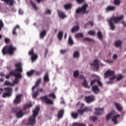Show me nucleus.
I'll use <instances>...</instances> for the list:
<instances>
[{
  "label": "nucleus",
  "mask_w": 126,
  "mask_h": 126,
  "mask_svg": "<svg viewBox=\"0 0 126 126\" xmlns=\"http://www.w3.org/2000/svg\"><path fill=\"white\" fill-rule=\"evenodd\" d=\"M16 69L15 71L18 72L16 73L15 71H11L9 74L11 76H15V80L13 81L14 84H18L19 83V78H22V72H23V69H22V64L19 62L15 64Z\"/></svg>",
  "instance_id": "f257e3e1"
},
{
  "label": "nucleus",
  "mask_w": 126,
  "mask_h": 126,
  "mask_svg": "<svg viewBox=\"0 0 126 126\" xmlns=\"http://www.w3.org/2000/svg\"><path fill=\"white\" fill-rule=\"evenodd\" d=\"M124 15H122L119 17H112L110 19L108 20V22L109 23V26L110 27L111 30H115L116 27L115 26V23H119L120 20H123L124 19Z\"/></svg>",
  "instance_id": "f03ea898"
},
{
  "label": "nucleus",
  "mask_w": 126,
  "mask_h": 126,
  "mask_svg": "<svg viewBox=\"0 0 126 126\" xmlns=\"http://www.w3.org/2000/svg\"><path fill=\"white\" fill-rule=\"evenodd\" d=\"M40 107H36L32 111V116L29 119V123L31 126H34L36 124V117L39 115Z\"/></svg>",
  "instance_id": "7ed1b4c3"
},
{
  "label": "nucleus",
  "mask_w": 126,
  "mask_h": 126,
  "mask_svg": "<svg viewBox=\"0 0 126 126\" xmlns=\"http://www.w3.org/2000/svg\"><path fill=\"white\" fill-rule=\"evenodd\" d=\"M48 97H52L53 99H56V97L55 93H52L48 95H45L40 97V100L43 102L45 101V103L47 104V105H54V101L52 99L48 98Z\"/></svg>",
  "instance_id": "20e7f679"
},
{
  "label": "nucleus",
  "mask_w": 126,
  "mask_h": 126,
  "mask_svg": "<svg viewBox=\"0 0 126 126\" xmlns=\"http://www.w3.org/2000/svg\"><path fill=\"white\" fill-rule=\"evenodd\" d=\"M16 51V47H13L12 45L9 46H5L2 49V53L3 55H10L12 56L14 54V52Z\"/></svg>",
  "instance_id": "39448f33"
},
{
  "label": "nucleus",
  "mask_w": 126,
  "mask_h": 126,
  "mask_svg": "<svg viewBox=\"0 0 126 126\" xmlns=\"http://www.w3.org/2000/svg\"><path fill=\"white\" fill-rule=\"evenodd\" d=\"M120 117L121 115L120 114L114 116V113H110L106 115V121L107 122H109L112 119L111 121L113 122L114 125H117L118 124V118H120Z\"/></svg>",
  "instance_id": "423d86ee"
},
{
  "label": "nucleus",
  "mask_w": 126,
  "mask_h": 126,
  "mask_svg": "<svg viewBox=\"0 0 126 126\" xmlns=\"http://www.w3.org/2000/svg\"><path fill=\"white\" fill-rule=\"evenodd\" d=\"M88 4L85 3L82 6V7H79L76 10V14H87V13H89V10H87V8H88Z\"/></svg>",
  "instance_id": "0eeeda50"
},
{
  "label": "nucleus",
  "mask_w": 126,
  "mask_h": 126,
  "mask_svg": "<svg viewBox=\"0 0 126 126\" xmlns=\"http://www.w3.org/2000/svg\"><path fill=\"white\" fill-rule=\"evenodd\" d=\"M11 112L13 114L16 113V117L18 119L22 118V117H23V112H22V110H19V107H14L12 108Z\"/></svg>",
  "instance_id": "6e6552de"
},
{
  "label": "nucleus",
  "mask_w": 126,
  "mask_h": 126,
  "mask_svg": "<svg viewBox=\"0 0 126 126\" xmlns=\"http://www.w3.org/2000/svg\"><path fill=\"white\" fill-rule=\"evenodd\" d=\"M5 93L2 94L3 98H5V97H10L12 94V88L9 87L7 88H4Z\"/></svg>",
  "instance_id": "1a4fd4ad"
},
{
  "label": "nucleus",
  "mask_w": 126,
  "mask_h": 126,
  "mask_svg": "<svg viewBox=\"0 0 126 126\" xmlns=\"http://www.w3.org/2000/svg\"><path fill=\"white\" fill-rule=\"evenodd\" d=\"M95 100H96V98L94 95H87L85 97V100L88 104L93 103Z\"/></svg>",
  "instance_id": "9d476101"
},
{
  "label": "nucleus",
  "mask_w": 126,
  "mask_h": 126,
  "mask_svg": "<svg viewBox=\"0 0 126 126\" xmlns=\"http://www.w3.org/2000/svg\"><path fill=\"white\" fill-rule=\"evenodd\" d=\"M94 115H96L97 116H101V115H103L104 114V108H99L96 107L94 109Z\"/></svg>",
  "instance_id": "9b49d317"
},
{
  "label": "nucleus",
  "mask_w": 126,
  "mask_h": 126,
  "mask_svg": "<svg viewBox=\"0 0 126 126\" xmlns=\"http://www.w3.org/2000/svg\"><path fill=\"white\" fill-rule=\"evenodd\" d=\"M21 98H22V94H17L13 101L14 104H15V105L20 104V103H21Z\"/></svg>",
  "instance_id": "f8f14e48"
},
{
  "label": "nucleus",
  "mask_w": 126,
  "mask_h": 126,
  "mask_svg": "<svg viewBox=\"0 0 126 126\" xmlns=\"http://www.w3.org/2000/svg\"><path fill=\"white\" fill-rule=\"evenodd\" d=\"M114 75H115V71L108 70L104 73V78H108V77L110 76H114Z\"/></svg>",
  "instance_id": "ddd939ff"
},
{
  "label": "nucleus",
  "mask_w": 126,
  "mask_h": 126,
  "mask_svg": "<svg viewBox=\"0 0 126 126\" xmlns=\"http://www.w3.org/2000/svg\"><path fill=\"white\" fill-rule=\"evenodd\" d=\"M77 113L80 115V116H82L83 115L84 112H91V109L89 107H85L84 109H78L77 111Z\"/></svg>",
  "instance_id": "4468645a"
},
{
  "label": "nucleus",
  "mask_w": 126,
  "mask_h": 126,
  "mask_svg": "<svg viewBox=\"0 0 126 126\" xmlns=\"http://www.w3.org/2000/svg\"><path fill=\"white\" fill-rule=\"evenodd\" d=\"M90 65L92 66H94V67L96 66V70L98 71L99 70V62L98 60L95 59L94 61V63H91Z\"/></svg>",
  "instance_id": "2eb2a0df"
},
{
  "label": "nucleus",
  "mask_w": 126,
  "mask_h": 126,
  "mask_svg": "<svg viewBox=\"0 0 126 126\" xmlns=\"http://www.w3.org/2000/svg\"><path fill=\"white\" fill-rule=\"evenodd\" d=\"M41 81H42V78H39L36 81V82H35V85L32 88V91H35V89H36V88L39 86L40 83H41Z\"/></svg>",
  "instance_id": "dca6fc26"
},
{
  "label": "nucleus",
  "mask_w": 126,
  "mask_h": 126,
  "mask_svg": "<svg viewBox=\"0 0 126 126\" xmlns=\"http://www.w3.org/2000/svg\"><path fill=\"white\" fill-rule=\"evenodd\" d=\"M92 91L94 94H98V93H100V89H99L97 85H94L92 87Z\"/></svg>",
  "instance_id": "f3484780"
},
{
  "label": "nucleus",
  "mask_w": 126,
  "mask_h": 126,
  "mask_svg": "<svg viewBox=\"0 0 126 126\" xmlns=\"http://www.w3.org/2000/svg\"><path fill=\"white\" fill-rule=\"evenodd\" d=\"M114 105L119 112H122V111H123L124 108L121 104L117 102H114Z\"/></svg>",
  "instance_id": "a211bd4d"
},
{
  "label": "nucleus",
  "mask_w": 126,
  "mask_h": 126,
  "mask_svg": "<svg viewBox=\"0 0 126 126\" xmlns=\"http://www.w3.org/2000/svg\"><path fill=\"white\" fill-rule=\"evenodd\" d=\"M3 0L4 2L6 3V4L7 5H10L11 6H12L13 4H14V0Z\"/></svg>",
  "instance_id": "6ab92c4d"
},
{
  "label": "nucleus",
  "mask_w": 126,
  "mask_h": 126,
  "mask_svg": "<svg viewBox=\"0 0 126 126\" xmlns=\"http://www.w3.org/2000/svg\"><path fill=\"white\" fill-rule=\"evenodd\" d=\"M63 114H64V110L63 109L59 110L57 114L58 119H62L63 117Z\"/></svg>",
  "instance_id": "aec40b11"
},
{
  "label": "nucleus",
  "mask_w": 126,
  "mask_h": 126,
  "mask_svg": "<svg viewBox=\"0 0 126 126\" xmlns=\"http://www.w3.org/2000/svg\"><path fill=\"white\" fill-rule=\"evenodd\" d=\"M115 9H116V6H108L105 9V10L107 11V12H109V11H114Z\"/></svg>",
  "instance_id": "412c9836"
},
{
  "label": "nucleus",
  "mask_w": 126,
  "mask_h": 126,
  "mask_svg": "<svg viewBox=\"0 0 126 126\" xmlns=\"http://www.w3.org/2000/svg\"><path fill=\"white\" fill-rule=\"evenodd\" d=\"M43 81L44 83L50 81V79L49 78V73H45L43 77Z\"/></svg>",
  "instance_id": "4be33fe9"
},
{
  "label": "nucleus",
  "mask_w": 126,
  "mask_h": 126,
  "mask_svg": "<svg viewBox=\"0 0 126 126\" xmlns=\"http://www.w3.org/2000/svg\"><path fill=\"white\" fill-rule=\"evenodd\" d=\"M19 29L20 28V27H19V26L17 25L13 30L12 31V34L14 36H17V32H16V29Z\"/></svg>",
  "instance_id": "5701e85b"
},
{
  "label": "nucleus",
  "mask_w": 126,
  "mask_h": 126,
  "mask_svg": "<svg viewBox=\"0 0 126 126\" xmlns=\"http://www.w3.org/2000/svg\"><path fill=\"white\" fill-rule=\"evenodd\" d=\"M58 13L59 16L61 18L63 19L66 17V16L64 15V13H63V12L58 11Z\"/></svg>",
  "instance_id": "b1692460"
},
{
  "label": "nucleus",
  "mask_w": 126,
  "mask_h": 126,
  "mask_svg": "<svg viewBox=\"0 0 126 126\" xmlns=\"http://www.w3.org/2000/svg\"><path fill=\"white\" fill-rule=\"evenodd\" d=\"M122 40H119L115 42V45L117 48H119L120 47H122Z\"/></svg>",
  "instance_id": "393cba45"
},
{
  "label": "nucleus",
  "mask_w": 126,
  "mask_h": 126,
  "mask_svg": "<svg viewBox=\"0 0 126 126\" xmlns=\"http://www.w3.org/2000/svg\"><path fill=\"white\" fill-rule=\"evenodd\" d=\"M46 34H47V32H46V30L42 31L40 33V39H43V38H44L45 36H46Z\"/></svg>",
  "instance_id": "a878e982"
},
{
  "label": "nucleus",
  "mask_w": 126,
  "mask_h": 126,
  "mask_svg": "<svg viewBox=\"0 0 126 126\" xmlns=\"http://www.w3.org/2000/svg\"><path fill=\"white\" fill-rule=\"evenodd\" d=\"M63 32L61 31L59 32L58 34V38L60 41L62 40L63 39Z\"/></svg>",
  "instance_id": "bb28decb"
},
{
  "label": "nucleus",
  "mask_w": 126,
  "mask_h": 126,
  "mask_svg": "<svg viewBox=\"0 0 126 126\" xmlns=\"http://www.w3.org/2000/svg\"><path fill=\"white\" fill-rule=\"evenodd\" d=\"M97 37L100 41L103 40V34H102V32L100 31H98L97 33Z\"/></svg>",
  "instance_id": "cd10ccee"
},
{
  "label": "nucleus",
  "mask_w": 126,
  "mask_h": 126,
  "mask_svg": "<svg viewBox=\"0 0 126 126\" xmlns=\"http://www.w3.org/2000/svg\"><path fill=\"white\" fill-rule=\"evenodd\" d=\"M33 105H32V103H30L29 104L27 103L24 105L23 109L24 110H26V109H28V108H31Z\"/></svg>",
  "instance_id": "c85d7f7f"
},
{
  "label": "nucleus",
  "mask_w": 126,
  "mask_h": 126,
  "mask_svg": "<svg viewBox=\"0 0 126 126\" xmlns=\"http://www.w3.org/2000/svg\"><path fill=\"white\" fill-rule=\"evenodd\" d=\"M35 73V70H31V71L27 72V75L29 77L32 76Z\"/></svg>",
  "instance_id": "c756f323"
},
{
  "label": "nucleus",
  "mask_w": 126,
  "mask_h": 126,
  "mask_svg": "<svg viewBox=\"0 0 126 126\" xmlns=\"http://www.w3.org/2000/svg\"><path fill=\"white\" fill-rule=\"evenodd\" d=\"M79 51H75L73 55V58L74 59H78L79 58Z\"/></svg>",
  "instance_id": "7c9ffc66"
},
{
  "label": "nucleus",
  "mask_w": 126,
  "mask_h": 126,
  "mask_svg": "<svg viewBox=\"0 0 126 126\" xmlns=\"http://www.w3.org/2000/svg\"><path fill=\"white\" fill-rule=\"evenodd\" d=\"M78 30H79V26H77L73 27L71 29V32L72 33H74V32H76V31H78Z\"/></svg>",
  "instance_id": "2f4dec72"
},
{
  "label": "nucleus",
  "mask_w": 126,
  "mask_h": 126,
  "mask_svg": "<svg viewBox=\"0 0 126 126\" xmlns=\"http://www.w3.org/2000/svg\"><path fill=\"white\" fill-rule=\"evenodd\" d=\"M68 44H69L70 46H72V45L74 44L73 40H72V38H71V35L69 36Z\"/></svg>",
  "instance_id": "473e14b6"
},
{
  "label": "nucleus",
  "mask_w": 126,
  "mask_h": 126,
  "mask_svg": "<svg viewBox=\"0 0 126 126\" xmlns=\"http://www.w3.org/2000/svg\"><path fill=\"white\" fill-rule=\"evenodd\" d=\"M32 6L35 9V10H37L38 9V7L36 5V3H34L32 1H30Z\"/></svg>",
  "instance_id": "72a5a7b5"
},
{
  "label": "nucleus",
  "mask_w": 126,
  "mask_h": 126,
  "mask_svg": "<svg viewBox=\"0 0 126 126\" xmlns=\"http://www.w3.org/2000/svg\"><path fill=\"white\" fill-rule=\"evenodd\" d=\"M73 126H86L84 123H75L73 124Z\"/></svg>",
  "instance_id": "f704fd0d"
},
{
  "label": "nucleus",
  "mask_w": 126,
  "mask_h": 126,
  "mask_svg": "<svg viewBox=\"0 0 126 126\" xmlns=\"http://www.w3.org/2000/svg\"><path fill=\"white\" fill-rule=\"evenodd\" d=\"M38 59V55L34 54L32 56V62H35L36 60Z\"/></svg>",
  "instance_id": "c9c22d12"
},
{
  "label": "nucleus",
  "mask_w": 126,
  "mask_h": 126,
  "mask_svg": "<svg viewBox=\"0 0 126 126\" xmlns=\"http://www.w3.org/2000/svg\"><path fill=\"white\" fill-rule=\"evenodd\" d=\"M111 76H112V77L110 78V81L107 82V84H111L113 83V82H112V80H114V79H116V78L117 77L115 75Z\"/></svg>",
  "instance_id": "e433bc0d"
},
{
  "label": "nucleus",
  "mask_w": 126,
  "mask_h": 126,
  "mask_svg": "<svg viewBox=\"0 0 126 126\" xmlns=\"http://www.w3.org/2000/svg\"><path fill=\"white\" fill-rule=\"evenodd\" d=\"M71 116L73 119H76L78 118V113L73 112L71 113Z\"/></svg>",
  "instance_id": "4c0bfd02"
},
{
  "label": "nucleus",
  "mask_w": 126,
  "mask_h": 126,
  "mask_svg": "<svg viewBox=\"0 0 126 126\" xmlns=\"http://www.w3.org/2000/svg\"><path fill=\"white\" fill-rule=\"evenodd\" d=\"M85 41H87V42H92V43H94V39L92 38H90L89 37H86L84 39Z\"/></svg>",
  "instance_id": "58836bf2"
},
{
  "label": "nucleus",
  "mask_w": 126,
  "mask_h": 126,
  "mask_svg": "<svg viewBox=\"0 0 126 126\" xmlns=\"http://www.w3.org/2000/svg\"><path fill=\"white\" fill-rule=\"evenodd\" d=\"M64 7L66 10H67L68 9H70L71 8V4H66L64 5Z\"/></svg>",
  "instance_id": "ea45409f"
},
{
  "label": "nucleus",
  "mask_w": 126,
  "mask_h": 126,
  "mask_svg": "<svg viewBox=\"0 0 126 126\" xmlns=\"http://www.w3.org/2000/svg\"><path fill=\"white\" fill-rule=\"evenodd\" d=\"M79 75V71L76 70L73 73V76L75 78H77V77H78V76Z\"/></svg>",
  "instance_id": "a19ab883"
},
{
  "label": "nucleus",
  "mask_w": 126,
  "mask_h": 126,
  "mask_svg": "<svg viewBox=\"0 0 126 126\" xmlns=\"http://www.w3.org/2000/svg\"><path fill=\"white\" fill-rule=\"evenodd\" d=\"M15 84H11V83H10V82L8 81H5L4 83V85H5V86H8V85H12L13 86Z\"/></svg>",
  "instance_id": "79ce46f5"
},
{
  "label": "nucleus",
  "mask_w": 126,
  "mask_h": 126,
  "mask_svg": "<svg viewBox=\"0 0 126 126\" xmlns=\"http://www.w3.org/2000/svg\"><path fill=\"white\" fill-rule=\"evenodd\" d=\"M82 85L85 87H87L88 85V82H87V81H86V79H85L84 80L83 83H82Z\"/></svg>",
  "instance_id": "37998d69"
},
{
  "label": "nucleus",
  "mask_w": 126,
  "mask_h": 126,
  "mask_svg": "<svg viewBox=\"0 0 126 126\" xmlns=\"http://www.w3.org/2000/svg\"><path fill=\"white\" fill-rule=\"evenodd\" d=\"M76 38H82L83 37V33H79L75 34Z\"/></svg>",
  "instance_id": "c03bdc74"
},
{
  "label": "nucleus",
  "mask_w": 126,
  "mask_h": 126,
  "mask_svg": "<svg viewBox=\"0 0 126 126\" xmlns=\"http://www.w3.org/2000/svg\"><path fill=\"white\" fill-rule=\"evenodd\" d=\"M114 3L115 5H120L121 4V0H114Z\"/></svg>",
  "instance_id": "a18cd8bd"
},
{
  "label": "nucleus",
  "mask_w": 126,
  "mask_h": 126,
  "mask_svg": "<svg viewBox=\"0 0 126 126\" xmlns=\"http://www.w3.org/2000/svg\"><path fill=\"white\" fill-rule=\"evenodd\" d=\"M90 119L93 122H96V121H97V120H98V118H97V117H96V116H91V117H90Z\"/></svg>",
  "instance_id": "49530a36"
},
{
  "label": "nucleus",
  "mask_w": 126,
  "mask_h": 126,
  "mask_svg": "<svg viewBox=\"0 0 126 126\" xmlns=\"http://www.w3.org/2000/svg\"><path fill=\"white\" fill-rule=\"evenodd\" d=\"M86 25H91V26H94V22L93 21H89L88 23L85 25V26Z\"/></svg>",
  "instance_id": "de8ad7c7"
},
{
  "label": "nucleus",
  "mask_w": 126,
  "mask_h": 126,
  "mask_svg": "<svg viewBox=\"0 0 126 126\" xmlns=\"http://www.w3.org/2000/svg\"><path fill=\"white\" fill-rule=\"evenodd\" d=\"M39 95V94L38 93V92L36 91L33 94H32V97L33 98H34V99H36L37 98V96Z\"/></svg>",
  "instance_id": "09e8293b"
},
{
  "label": "nucleus",
  "mask_w": 126,
  "mask_h": 126,
  "mask_svg": "<svg viewBox=\"0 0 126 126\" xmlns=\"http://www.w3.org/2000/svg\"><path fill=\"white\" fill-rule=\"evenodd\" d=\"M88 34L89 35H91L92 36H93V35H95V31H90L88 32Z\"/></svg>",
  "instance_id": "8fccbe9b"
},
{
  "label": "nucleus",
  "mask_w": 126,
  "mask_h": 126,
  "mask_svg": "<svg viewBox=\"0 0 126 126\" xmlns=\"http://www.w3.org/2000/svg\"><path fill=\"white\" fill-rule=\"evenodd\" d=\"M29 56H32L34 54V49H32L31 51H29Z\"/></svg>",
  "instance_id": "3c124183"
},
{
  "label": "nucleus",
  "mask_w": 126,
  "mask_h": 126,
  "mask_svg": "<svg viewBox=\"0 0 126 126\" xmlns=\"http://www.w3.org/2000/svg\"><path fill=\"white\" fill-rule=\"evenodd\" d=\"M3 27V23H2V21L1 20H0V31L1 30Z\"/></svg>",
  "instance_id": "603ef678"
},
{
  "label": "nucleus",
  "mask_w": 126,
  "mask_h": 126,
  "mask_svg": "<svg viewBox=\"0 0 126 126\" xmlns=\"http://www.w3.org/2000/svg\"><path fill=\"white\" fill-rule=\"evenodd\" d=\"M123 77H124L123 75H120L117 78V81H120V80L123 79Z\"/></svg>",
  "instance_id": "864d4df0"
},
{
  "label": "nucleus",
  "mask_w": 126,
  "mask_h": 126,
  "mask_svg": "<svg viewBox=\"0 0 126 126\" xmlns=\"http://www.w3.org/2000/svg\"><path fill=\"white\" fill-rule=\"evenodd\" d=\"M95 82H97L96 79H94L93 80L91 81V86H93V85H94V84H95Z\"/></svg>",
  "instance_id": "5fc2aeb1"
},
{
  "label": "nucleus",
  "mask_w": 126,
  "mask_h": 126,
  "mask_svg": "<svg viewBox=\"0 0 126 126\" xmlns=\"http://www.w3.org/2000/svg\"><path fill=\"white\" fill-rule=\"evenodd\" d=\"M34 73L37 76L41 75V74H42V73L41 72L36 70H35Z\"/></svg>",
  "instance_id": "6e6d98bb"
},
{
  "label": "nucleus",
  "mask_w": 126,
  "mask_h": 126,
  "mask_svg": "<svg viewBox=\"0 0 126 126\" xmlns=\"http://www.w3.org/2000/svg\"><path fill=\"white\" fill-rule=\"evenodd\" d=\"M45 13L46 14H51V10H49V9H47L45 11Z\"/></svg>",
  "instance_id": "4d7b16f0"
},
{
  "label": "nucleus",
  "mask_w": 126,
  "mask_h": 126,
  "mask_svg": "<svg viewBox=\"0 0 126 126\" xmlns=\"http://www.w3.org/2000/svg\"><path fill=\"white\" fill-rule=\"evenodd\" d=\"M36 92H37L38 93V94L40 93V92H43V89L42 88H38L37 90H36Z\"/></svg>",
  "instance_id": "13d9d810"
},
{
  "label": "nucleus",
  "mask_w": 126,
  "mask_h": 126,
  "mask_svg": "<svg viewBox=\"0 0 126 126\" xmlns=\"http://www.w3.org/2000/svg\"><path fill=\"white\" fill-rule=\"evenodd\" d=\"M96 82H97V84L99 86H102L103 84H102V82H101V81L96 80Z\"/></svg>",
  "instance_id": "bf43d9fd"
},
{
  "label": "nucleus",
  "mask_w": 126,
  "mask_h": 126,
  "mask_svg": "<svg viewBox=\"0 0 126 126\" xmlns=\"http://www.w3.org/2000/svg\"><path fill=\"white\" fill-rule=\"evenodd\" d=\"M78 3H82L85 0H76Z\"/></svg>",
  "instance_id": "052dcab7"
},
{
  "label": "nucleus",
  "mask_w": 126,
  "mask_h": 126,
  "mask_svg": "<svg viewBox=\"0 0 126 126\" xmlns=\"http://www.w3.org/2000/svg\"><path fill=\"white\" fill-rule=\"evenodd\" d=\"M10 76H10V74L9 73L8 74L6 75L5 77L6 79H9V78H10Z\"/></svg>",
  "instance_id": "680f3d73"
},
{
  "label": "nucleus",
  "mask_w": 126,
  "mask_h": 126,
  "mask_svg": "<svg viewBox=\"0 0 126 126\" xmlns=\"http://www.w3.org/2000/svg\"><path fill=\"white\" fill-rule=\"evenodd\" d=\"M4 41H5V43H6V44H7V43H9L10 40H9V39H8V38H5Z\"/></svg>",
  "instance_id": "e2e57ef3"
},
{
  "label": "nucleus",
  "mask_w": 126,
  "mask_h": 126,
  "mask_svg": "<svg viewBox=\"0 0 126 126\" xmlns=\"http://www.w3.org/2000/svg\"><path fill=\"white\" fill-rule=\"evenodd\" d=\"M113 59L114 60H117V59H118V55H117L116 54L114 55L113 56Z\"/></svg>",
  "instance_id": "0e129e2a"
},
{
  "label": "nucleus",
  "mask_w": 126,
  "mask_h": 126,
  "mask_svg": "<svg viewBox=\"0 0 126 126\" xmlns=\"http://www.w3.org/2000/svg\"><path fill=\"white\" fill-rule=\"evenodd\" d=\"M61 54H65L66 53V50H61L60 51Z\"/></svg>",
  "instance_id": "69168bd1"
},
{
  "label": "nucleus",
  "mask_w": 126,
  "mask_h": 126,
  "mask_svg": "<svg viewBox=\"0 0 126 126\" xmlns=\"http://www.w3.org/2000/svg\"><path fill=\"white\" fill-rule=\"evenodd\" d=\"M24 12L23 11L22 9H19V14H20L21 15H22L23 14Z\"/></svg>",
  "instance_id": "338daca9"
},
{
  "label": "nucleus",
  "mask_w": 126,
  "mask_h": 126,
  "mask_svg": "<svg viewBox=\"0 0 126 126\" xmlns=\"http://www.w3.org/2000/svg\"><path fill=\"white\" fill-rule=\"evenodd\" d=\"M106 63H114V61L112 60H107L106 61Z\"/></svg>",
  "instance_id": "774afa93"
}]
</instances>
